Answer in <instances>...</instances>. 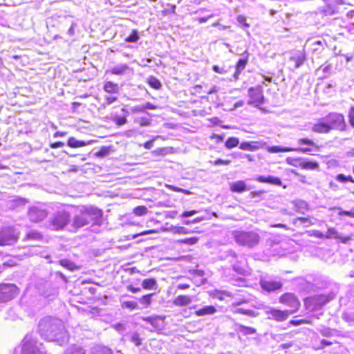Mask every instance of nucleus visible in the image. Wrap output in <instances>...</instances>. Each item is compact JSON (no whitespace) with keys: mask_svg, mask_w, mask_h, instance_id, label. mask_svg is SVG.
<instances>
[{"mask_svg":"<svg viewBox=\"0 0 354 354\" xmlns=\"http://www.w3.org/2000/svg\"><path fill=\"white\" fill-rule=\"evenodd\" d=\"M73 218H71V227L72 230H77L80 228L90 224L100 225L102 220V211L97 207L88 205H80L73 207Z\"/></svg>","mask_w":354,"mask_h":354,"instance_id":"obj_1","label":"nucleus"},{"mask_svg":"<svg viewBox=\"0 0 354 354\" xmlns=\"http://www.w3.org/2000/svg\"><path fill=\"white\" fill-rule=\"evenodd\" d=\"M41 336L50 342L62 346L68 342V335L61 320L52 317L41 319L38 325Z\"/></svg>","mask_w":354,"mask_h":354,"instance_id":"obj_2","label":"nucleus"},{"mask_svg":"<svg viewBox=\"0 0 354 354\" xmlns=\"http://www.w3.org/2000/svg\"><path fill=\"white\" fill-rule=\"evenodd\" d=\"M71 212L66 209L58 210L48 219V227L52 230H62L71 223Z\"/></svg>","mask_w":354,"mask_h":354,"instance_id":"obj_3","label":"nucleus"},{"mask_svg":"<svg viewBox=\"0 0 354 354\" xmlns=\"http://www.w3.org/2000/svg\"><path fill=\"white\" fill-rule=\"evenodd\" d=\"M234 236L236 242L241 245L252 248L257 245L259 241V235L253 232H235Z\"/></svg>","mask_w":354,"mask_h":354,"instance_id":"obj_4","label":"nucleus"},{"mask_svg":"<svg viewBox=\"0 0 354 354\" xmlns=\"http://www.w3.org/2000/svg\"><path fill=\"white\" fill-rule=\"evenodd\" d=\"M22 354H46L43 351L41 343L32 339L30 335H26L23 339Z\"/></svg>","mask_w":354,"mask_h":354,"instance_id":"obj_5","label":"nucleus"},{"mask_svg":"<svg viewBox=\"0 0 354 354\" xmlns=\"http://www.w3.org/2000/svg\"><path fill=\"white\" fill-rule=\"evenodd\" d=\"M326 121L328 124L330 131L335 129L337 131H345L346 128L344 117L342 114L338 113H329L326 117Z\"/></svg>","mask_w":354,"mask_h":354,"instance_id":"obj_6","label":"nucleus"},{"mask_svg":"<svg viewBox=\"0 0 354 354\" xmlns=\"http://www.w3.org/2000/svg\"><path fill=\"white\" fill-rule=\"evenodd\" d=\"M18 295V288L12 283L0 285V302H6Z\"/></svg>","mask_w":354,"mask_h":354,"instance_id":"obj_7","label":"nucleus"},{"mask_svg":"<svg viewBox=\"0 0 354 354\" xmlns=\"http://www.w3.org/2000/svg\"><path fill=\"white\" fill-rule=\"evenodd\" d=\"M248 95L250 100H248V104L250 105L258 107L264 102V96L261 86L250 88L248 89Z\"/></svg>","mask_w":354,"mask_h":354,"instance_id":"obj_8","label":"nucleus"},{"mask_svg":"<svg viewBox=\"0 0 354 354\" xmlns=\"http://www.w3.org/2000/svg\"><path fill=\"white\" fill-rule=\"evenodd\" d=\"M18 239V233L13 227H4L0 231V245H11Z\"/></svg>","mask_w":354,"mask_h":354,"instance_id":"obj_9","label":"nucleus"},{"mask_svg":"<svg viewBox=\"0 0 354 354\" xmlns=\"http://www.w3.org/2000/svg\"><path fill=\"white\" fill-rule=\"evenodd\" d=\"M48 215L46 209L41 205L32 206L28 212L29 220L33 223L43 221Z\"/></svg>","mask_w":354,"mask_h":354,"instance_id":"obj_10","label":"nucleus"},{"mask_svg":"<svg viewBox=\"0 0 354 354\" xmlns=\"http://www.w3.org/2000/svg\"><path fill=\"white\" fill-rule=\"evenodd\" d=\"M265 313L268 319H273L277 322H283L288 319L290 315L294 313V310H280L275 308H267Z\"/></svg>","mask_w":354,"mask_h":354,"instance_id":"obj_11","label":"nucleus"},{"mask_svg":"<svg viewBox=\"0 0 354 354\" xmlns=\"http://www.w3.org/2000/svg\"><path fill=\"white\" fill-rule=\"evenodd\" d=\"M279 301L292 308L290 310H294V313L299 309L300 303L295 296L290 293H286L281 296Z\"/></svg>","mask_w":354,"mask_h":354,"instance_id":"obj_12","label":"nucleus"},{"mask_svg":"<svg viewBox=\"0 0 354 354\" xmlns=\"http://www.w3.org/2000/svg\"><path fill=\"white\" fill-rule=\"evenodd\" d=\"M267 150L270 153H279V152H288V151H301L303 153L310 152V148H290V147H282L279 146L268 147Z\"/></svg>","mask_w":354,"mask_h":354,"instance_id":"obj_13","label":"nucleus"},{"mask_svg":"<svg viewBox=\"0 0 354 354\" xmlns=\"http://www.w3.org/2000/svg\"><path fill=\"white\" fill-rule=\"evenodd\" d=\"M261 288L268 292L274 291L281 288L282 283L280 281L273 280H261L260 282Z\"/></svg>","mask_w":354,"mask_h":354,"instance_id":"obj_14","label":"nucleus"},{"mask_svg":"<svg viewBox=\"0 0 354 354\" xmlns=\"http://www.w3.org/2000/svg\"><path fill=\"white\" fill-rule=\"evenodd\" d=\"M306 60V55L304 53L299 52L292 55L290 59L289 62L292 64L293 70L299 68Z\"/></svg>","mask_w":354,"mask_h":354,"instance_id":"obj_15","label":"nucleus"},{"mask_svg":"<svg viewBox=\"0 0 354 354\" xmlns=\"http://www.w3.org/2000/svg\"><path fill=\"white\" fill-rule=\"evenodd\" d=\"M110 72L113 75H122L127 73H132V70L126 64H120L113 67Z\"/></svg>","mask_w":354,"mask_h":354,"instance_id":"obj_16","label":"nucleus"},{"mask_svg":"<svg viewBox=\"0 0 354 354\" xmlns=\"http://www.w3.org/2000/svg\"><path fill=\"white\" fill-rule=\"evenodd\" d=\"M103 89L107 94H118L120 88L118 84L107 81L104 84Z\"/></svg>","mask_w":354,"mask_h":354,"instance_id":"obj_17","label":"nucleus"},{"mask_svg":"<svg viewBox=\"0 0 354 354\" xmlns=\"http://www.w3.org/2000/svg\"><path fill=\"white\" fill-rule=\"evenodd\" d=\"M192 299L187 295H179L176 297L173 303L176 306H185L191 304Z\"/></svg>","mask_w":354,"mask_h":354,"instance_id":"obj_18","label":"nucleus"},{"mask_svg":"<svg viewBox=\"0 0 354 354\" xmlns=\"http://www.w3.org/2000/svg\"><path fill=\"white\" fill-rule=\"evenodd\" d=\"M257 180L260 183H267L272 185H281V180L280 178L277 177H274L271 176H268L267 177L263 176H259L257 178Z\"/></svg>","mask_w":354,"mask_h":354,"instance_id":"obj_19","label":"nucleus"},{"mask_svg":"<svg viewBox=\"0 0 354 354\" xmlns=\"http://www.w3.org/2000/svg\"><path fill=\"white\" fill-rule=\"evenodd\" d=\"M216 313V309L214 306H206L195 311L197 316L211 315Z\"/></svg>","mask_w":354,"mask_h":354,"instance_id":"obj_20","label":"nucleus"},{"mask_svg":"<svg viewBox=\"0 0 354 354\" xmlns=\"http://www.w3.org/2000/svg\"><path fill=\"white\" fill-rule=\"evenodd\" d=\"M299 166L304 169L308 170H316L319 168L318 162L306 160H299Z\"/></svg>","mask_w":354,"mask_h":354,"instance_id":"obj_21","label":"nucleus"},{"mask_svg":"<svg viewBox=\"0 0 354 354\" xmlns=\"http://www.w3.org/2000/svg\"><path fill=\"white\" fill-rule=\"evenodd\" d=\"M312 131L319 133H327L330 132V128L327 122H318L313 126Z\"/></svg>","mask_w":354,"mask_h":354,"instance_id":"obj_22","label":"nucleus"},{"mask_svg":"<svg viewBox=\"0 0 354 354\" xmlns=\"http://www.w3.org/2000/svg\"><path fill=\"white\" fill-rule=\"evenodd\" d=\"M91 142H92L91 141L86 142V141L77 140L74 137H71L68 138L67 144L70 147L78 148V147H82L88 145Z\"/></svg>","mask_w":354,"mask_h":354,"instance_id":"obj_23","label":"nucleus"},{"mask_svg":"<svg viewBox=\"0 0 354 354\" xmlns=\"http://www.w3.org/2000/svg\"><path fill=\"white\" fill-rule=\"evenodd\" d=\"M230 189L234 192H243L247 190L245 183L242 180L234 182L230 185Z\"/></svg>","mask_w":354,"mask_h":354,"instance_id":"obj_24","label":"nucleus"},{"mask_svg":"<svg viewBox=\"0 0 354 354\" xmlns=\"http://www.w3.org/2000/svg\"><path fill=\"white\" fill-rule=\"evenodd\" d=\"M236 330L243 335H253L257 333L255 328L250 326H245L242 324H236Z\"/></svg>","mask_w":354,"mask_h":354,"instance_id":"obj_25","label":"nucleus"},{"mask_svg":"<svg viewBox=\"0 0 354 354\" xmlns=\"http://www.w3.org/2000/svg\"><path fill=\"white\" fill-rule=\"evenodd\" d=\"M295 211L299 214H304L308 209V205L304 201H296L294 202Z\"/></svg>","mask_w":354,"mask_h":354,"instance_id":"obj_26","label":"nucleus"},{"mask_svg":"<svg viewBox=\"0 0 354 354\" xmlns=\"http://www.w3.org/2000/svg\"><path fill=\"white\" fill-rule=\"evenodd\" d=\"M142 287L146 290H156L157 288V282L155 279H146L142 283Z\"/></svg>","mask_w":354,"mask_h":354,"instance_id":"obj_27","label":"nucleus"},{"mask_svg":"<svg viewBox=\"0 0 354 354\" xmlns=\"http://www.w3.org/2000/svg\"><path fill=\"white\" fill-rule=\"evenodd\" d=\"M245 262V258L241 257L238 263L233 264V269L239 274H243L245 272V268L244 266Z\"/></svg>","mask_w":354,"mask_h":354,"instance_id":"obj_28","label":"nucleus"},{"mask_svg":"<svg viewBox=\"0 0 354 354\" xmlns=\"http://www.w3.org/2000/svg\"><path fill=\"white\" fill-rule=\"evenodd\" d=\"M118 94H107L104 96V102L102 104L104 107L106 106L111 105L115 102H116L118 99Z\"/></svg>","mask_w":354,"mask_h":354,"instance_id":"obj_29","label":"nucleus"},{"mask_svg":"<svg viewBox=\"0 0 354 354\" xmlns=\"http://www.w3.org/2000/svg\"><path fill=\"white\" fill-rule=\"evenodd\" d=\"M133 122L140 127H148L151 125V120L149 118L142 116L135 118Z\"/></svg>","mask_w":354,"mask_h":354,"instance_id":"obj_30","label":"nucleus"},{"mask_svg":"<svg viewBox=\"0 0 354 354\" xmlns=\"http://www.w3.org/2000/svg\"><path fill=\"white\" fill-rule=\"evenodd\" d=\"M239 148L242 150L253 151L257 150L259 147L255 145L254 142H244L241 143Z\"/></svg>","mask_w":354,"mask_h":354,"instance_id":"obj_31","label":"nucleus"},{"mask_svg":"<svg viewBox=\"0 0 354 354\" xmlns=\"http://www.w3.org/2000/svg\"><path fill=\"white\" fill-rule=\"evenodd\" d=\"M64 354H86L85 351L80 346L73 345L68 348Z\"/></svg>","mask_w":354,"mask_h":354,"instance_id":"obj_32","label":"nucleus"},{"mask_svg":"<svg viewBox=\"0 0 354 354\" xmlns=\"http://www.w3.org/2000/svg\"><path fill=\"white\" fill-rule=\"evenodd\" d=\"M299 145H305L303 148H310L312 151L313 147H316L317 145L310 139L308 138H301L297 141Z\"/></svg>","mask_w":354,"mask_h":354,"instance_id":"obj_33","label":"nucleus"},{"mask_svg":"<svg viewBox=\"0 0 354 354\" xmlns=\"http://www.w3.org/2000/svg\"><path fill=\"white\" fill-rule=\"evenodd\" d=\"M153 293L148 294L146 295H144L138 299L139 302L144 305L145 307H148L151 303V297L153 295Z\"/></svg>","mask_w":354,"mask_h":354,"instance_id":"obj_34","label":"nucleus"},{"mask_svg":"<svg viewBox=\"0 0 354 354\" xmlns=\"http://www.w3.org/2000/svg\"><path fill=\"white\" fill-rule=\"evenodd\" d=\"M239 140L237 138L231 137L229 138L225 142V146L227 149H232L238 146Z\"/></svg>","mask_w":354,"mask_h":354,"instance_id":"obj_35","label":"nucleus"},{"mask_svg":"<svg viewBox=\"0 0 354 354\" xmlns=\"http://www.w3.org/2000/svg\"><path fill=\"white\" fill-rule=\"evenodd\" d=\"M198 241V237H190L183 239H179L176 242L180 244L195 245Z\"/></svg>","mask_w":354,"mask_h":354,"instance_id":"obj_36","label":"nucleus"},{"mask_svg":"<svg viewBox=\"0 0 354 354\" xmlns=\"http://www.w3.org/2000/svg\"><path fill=\"white\" fill-rule=\"evenodd\" d=\"M148 84L155 89H159L161 87L160 82L154 77H150L148 80Z\"/></svg>","mask_w":354,"mask_h":354,"instance_id":"obj_37","label":"nucleus"},{"mask_svg":"<svg viewBox=\"0 0 354 354\" xmlns=\"http://www.w3.org/2000/svg\"><path fill=\"white\" fill-rule=\"evenodd\" d=\"M112 121L114 122L117 125L121 126L127 122V120L125 116L121 117L117 115L111 116Z\"/></svg>","mask_w":354,"mask_h":354,"instance_id":"obj_38","label":"nucleus"},{"mask_svg":"<svg viewBox=\"0 0 354 354\" xmlns=\"http://www.w3.org/2000/svg\"><path fill=\"white\" fill-rule=\"evenodd\" d=\"M339 234L338 232L333 227H330L328 229L326 234H325L326 239L334 238L337 239Z\"/></svg>","mask_w":354,"mask_h":354,"instance_id":"obj_39","label":"nucleus"},{"mask_svg":"<svg viewBox=\"0 0 354 354\" xmlns=\"http://www.w3.org/2000/svg\"><path fill=\"white\" fill-rule=\"evenodd\" d=\"M41 238V235L37 231H30L26 234L27 240L37 241Z\"/></svg>","mask_w":354,"mask_h":354,"instance_id":"obj_40","label":"nucleus"},{"mask_svg":"<svg viewBox=\"0 0 354 354\" xmlns=\"http://www.w3.org/2000/svg\"><path fill=\"white\" fill-rule=\"evenodd\" d=\"M236 313H241V314H243V315H248V316H250V317H257L258 316L259 313L254 311V310H245V309H243V308H237L236 310Z\"/></svg>","mask_w":354,"mask_h":354,"instance_id":"obj_41","label":"nucleus"},{"mask_svg":"<svg viewBox=\"0 0 354 354\" xmlns=\"http://www.w3.org/2000/svg\"><path fill=\"white\" fill-rule=\"evenodd\" d=\"M133 212L136 216H140L145 215L147 213L148 209L145 206H138L133 209Z\"/></svg>","mask_w":354,"mask_h":354,"instance_id":"obj_42","label":"nucleus"},{"mask_svg":"<svg viewBox=\"0 0 354 354\" xmlns=\"http://www.w3.org/2000/svg\"><path fill=\"white\" fill-rule=\"evenodd\" d=\"M121 306L123 308H129L131 310L138 308V304L133 301H123Z\"/></svg>","mask_w":354,"mask_h":354,"instance_id":"obj_43","label":"nucleus"},{"mask_svg":"<svg viewBox=\"0 0 354 354\" xmlns=\"http://www.w3.org/2000/svg\"><path fill=\"white\" fill-rule=\"evenodd\" d=\"M59 264L62 266H63L68 270H73L75 267V264L73 262H71V261L67 260V259L60 260Z\"/></svg>","mask_w":354,"mask_h":354,"instance_id":"obj_44","label":"nucleus"},{"mask_svg":"<svg viewBox=\"0 0 354 354\" xmlns=\"http://www.w3.org/2000/svg\"><path fill=\"white\" fill-rule=\"evenodd\" d=\"M248 62V57L246 56L244 59H240L237 64L236 68H238V73H241V71L245 68Z\"/></svg>","mask_w":354,"mask_h":354,"instance_id":"obj_45","label":"nucleus"},{"mask_svg":"<svg viewBox=\"0 0 354 354\" xmlns=\"http://www.w3.org/2000/svg\"><path fill=\"white\" fill-rule=\"evenodd\" d=\"M162 319L159 316H153V318L150 323L153 328H160L162 324Z\"/></svg>","mask_w":354,"mask_h":354,"instance_id":"obj_46","label":"nucleus"},{"mask_svg":"<svg viewBox=\"0 0 354 354\" xmlns=\"http://www.w3.org/2000/svg\"><path fill=\"white\" fill-rule=\"evenodd\" d=\"M139 39V36L138 34V31L136 30H133L131 35L128 36L125 41L127 42H136Z\"/></svg>","mask_w":354,"mask_h":354,"instance_id":"obj_47","label":"nucleus"},{"mask_svg":"<svg viewBox=\"0 0 354 354\" xmlns=\"http://www.w3.org/2000/svg\"><path fill=\"white\" fill-rule=\"evenodd\" d=\"M171 230L174 233L179 234H187L189 233L188 230L184 227H172Z\"/></svg>","mask_w":354,"mask_h":354,"instance_id":"obj_48","label":"nucleus"},{"mask_svg":"<svg viewBox=\"0 0 354 354\" xmlns=\"http://www.w3.org/2000/svg\"><path fill=\"white\" fill-rule=\"evenodd\" d=\"M337 209L339 210V212L337 213L339 216H347L354 218V211H344L342 210L340 207H337Z\"/></svg>","mask_w":354,"mask_h":354,"instance_id":"obj_49","label":"nucleus"},{"mask_svg":"<svg viewBox=\"0 0 354 354\" xmlns=\"http://www.w3.org/2000/svg\"><path fill=\"white\" fill-rule=\"evenodd\" d=\"M297 221H299L301 223L304 224L306 226H310L315 224V222H313L309 218L306 217H299L297 218Z\"/></svg>","mask_w":354,"mask_h":354,"instance_id":"obj_50","label":"nucleus"},{"mask_svg":"<svg viewBox=\"0 0 354 354\" xmlns=\"http://www.w3.org/2000/svg\"><path fill=\"white\" fill-rule=\"evenodd\" d=\"M131 341L135 344L136 346H139L141 344V339L140 338L139 334L137 333H134L131 337Z\"/></svg>","mask_w":354,"mask_h":354,"instance_id":"obj_51","label":"nucleus"},{"mask_svg":"<svg viewBox=\"0 0 354 354\" xmlns=\"http://www.w3.org/2000/svg\"><path fill=\"white\" fill-rule=\"evenodd\" d=\"M237 21L243 25L244 28H249L250 25L246 22V18L243 15H238L236 18Z\"/></svg>","mask_w":354,"mask_h":354,"instance_id":"obj_52","label":"nucleus"},{"mask_svg":"<svg viewBox=\"0 0 354 354\" xmlns=\"http://www.w3.org/2000/svg\"><path fill=\"white\" fill-rule=\"evenodd\" d=\"M131 112L132 113H142L145 112L144 106L142 105H137L132 106L131 109Z\"/></svg>","mask_w":354,"mask_h":354,"instance_id":"obj_53","label":"nucleus"},{"mask_svg":"<svg viewBox=\"0 0 354 354\" xmlns=\"http://www.w3.org/2000/svg\"><path fill=\"white\" fill-rule=\"evenodd\" d=\"M212 69L215 73L219 74H225L227 72L224 67L218 66L217 65L213 66Z\"/></svg>","mask_w":354,"mask_h":354,"instance_id":"obj_54","label":"nucleus"},{"mask_svg":"<svg viewBox=\"0 0 354 354\" xmlns=\"http://www.w3.org/2000/svg\"><path fill=\"white\" fill-rule=\"evenodd\" d=\"M320 333L325 337H330L333 335V330L328 328H323L320 330Z\"/></svg>","mask_w":354,"mask_h":354,"instance_id":"obj_55","label":"nucleus"},{"mask_svg":"<svg viewBox=\"0 0 354 354\" xmlns=\"http://www.w3.org/2000/svg\"><path fill=\"white\" fill-rule=\"evenodd\" d=\"M342 243L346 244L351 240V236H344L339 234V237L337 238Z\"/></svg>","mask_w":354,"mask_h":354,"instance_id":"obj_56","label":"nucleus"},{"mask_svg":"<svg viewBox=\"0 0 354 354\" xmlns=\"http://www.w3.org/2000/svg\"><path fill=\"white\" fill-rule=\"evenodd\" d=\"M231 162L230 160H222V159H217L216 160L214 161V165H230Z\"/></svg>","mask_w":354,"mask_h":354,"instance_id":"obj_57","label":"nucleus"},{"mask_svg":"<svg viewBox=\"0 0 354 354\" xmlns=\"http://www.w3.org/2000/svg\"><path fill=\"white\" fill-rule=\"evenodd\" d=\"M322 11L325 14V15H331L334 13V12L332 10L331 7L328 5L324 7Z\"/></svg>","mask_w":354,"mask_h":354,"instance_id":"obj_58","label":"nucleus"},{"mask_svg":"<svg viewBox=\"0 0 354 354\" xmlns=\"http://www.w3.org/2000/svg\"><path fill=\"white\" fill-rule=\"evenodd\" d=\"M349 123L352 127H354V112L351 109L348 113Z\"/></svg>","mask_w":354,"mask_h":354,"instance_id":"obj_59","label":"nucleus"},{"mask_svg":"<svg viewBox=\"0 0 354 354\" xmlns=\"http://www.w3.org/2000/svg\"><path fill=\"white\" fill-rule=\"evenodd\" d=\"M196 213H197V211H196V210L186 211L182 214L181 216L183 218H186V217L192 216L196 214Z\"/></svg>","mask_w":354,"mask_h":354,"instance_id":"obj_60","label":"nucleus"},{"mask_svg":"<svg viewBox=\"0 0 354 354\" xmlns=\"http://www.w3.org/2000/svg\"><path fill=\"white\" fill-rule=\"evenodd\" d=\"M311 235L319 239L325 238V235L318 230L312 231Z\"/></svg>","mask_w":354,"mask_h":354,"instance_id":"obj_61","label":"nucleus"},{"mask_svg":"<svg viewBox=\"0 0 354 354\" xmlns=\"http://www.w3.org/2000/svg\"><path fill=\"white\" fill-rule=\"evenodd\" d=\"M143 106L145 111L146 109L154 110L157 109V106L153 105L150 102H146L145 104H143Z\"/></svg>","mask_w":354,"mask_h":354,"instance_id":"obj_62","label":"nucleus"},{"mask_svg":"<svg viewBox=\"0 0 354 354\" xmlns=\"http://www.w3.org/2000/svg\"><path fill=\"white\" fill-rule=\"evenodd\" d=\"M336 180L339 182L345 183L347 181V176L344 174H338L336 177Z\"/></svg>","mask_w":354,"mask_h":354,"instance_id":"obj_63","label":"nucleus"},{"mask_svg":"<svg viewBox=\"0 0 354 354\" xmlns=\"http://www.w3.org/2000/svg\"><path fill=\"white\" fill-rule=\"evenodd\" d=\"M75 26H76L75 23H73L71 24V27L69 28V29L68 30V32H67V33L69 36L71 37V36L74 35Z\"/></svg>","mask_w":354,"mask_h":354,"instance_id":"obj_64","label":"nucleus"}]
</instances>
